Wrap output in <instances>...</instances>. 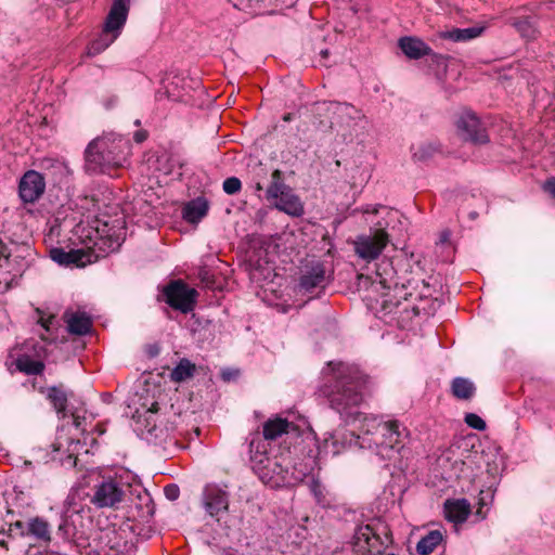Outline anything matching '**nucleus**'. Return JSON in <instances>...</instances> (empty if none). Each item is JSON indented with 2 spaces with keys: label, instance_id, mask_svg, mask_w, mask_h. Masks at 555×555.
Instances as JSON below:
<instances>
[{
  "label": "nucleus",
  "instance_id": "obj_1",
  "mask_svg": "<svg viewBox=\"0 0 555 555\" xmlns=\"http://www.w3.org/2000/svg\"><path fill=\"white\" fill-rule=\"evenodd\" d=\"M133 508L139 516L153 515L151 495L135 482L129 469L122 466L106 469V545L113 555H126L132 548Z\"/></svg>",
  "mask_w": 555,
  "mask_h": 555
},
{
  "label": "nucleus",
  "instance_id": "obj_2",
  "mask_svg": "<svg viewBox=\"0 0 555 555\" xmlns=\"http://www.w3.org/2000/svg\"><path fill=\"white\" fill-rule=\"evenodd\" d=\"M324 383L319 391L327 398L332 409L346 418L353 416V409L363 401L365 379L358 369L343 363L328 362L323 371Z\"/></svg>",
  "mask_w": 555,
  "mask_h": 555
},
{
  "label": "nucleus",
  "instance_id": "obj_3",
  "mask_svg": "<svg viewBox=\"0 0 555 555\" xmlns=\"http://www.w3.org/2000/svg\"><path fill=\"white\" fill-rule=\"evenodd\" d=\"M258 474L263 482L272 487H292L306 477V472L296 466L288 451L267 459V462L259 467Z\"/></svg>",
  "mask_w": 555,
  "mask_h": 555
},
{
  "label": "nucleus",
  "instance_id": "obj_4",
  "mask_svg": "<svg viewBox=\"0 0 555 555\" xmlns=\"http://www.w3.org/2000/svg\"><path fill=\"white\" fill-rule=\"evenodd\" d=\"M333 272L327 261L315 258L306 260L299 270L297 291L305 295L322 292L333 280Z\"/></svg>",
  "mask_w": 555,
  "mask_h": 555
},
{
  "label": "nucleus",
  "instance_id": "obj_5",
  "mask_svg": "<svg viewBox=\"0 0 555 555\" xmlns=\"http://www.w3.org/2000/svg\"><path fill=\"white\" fill-rule=\"evenodd\" d=\"M89 238L93 245L87 248L65 250L62 247H52L49 251L50 258L63 267H85L95 262L101 258L104 237L99 228H95V240L93 241L92 237Z\"/></svg>",
  "mask_w": 555,
  "mask_h": 555
},
{
  "label": "nucleus",
  "instance_id": "obj_6",
  "mask_svg": "<svg viewBox=\"0 0 555 555\" xmlns=\"http://www.w3.org/2000/svg\"><path fill=\"white\" fill-rule=\"evenodd\" d=\"M266 198L269 202H273L276 209L289 216L299 217L304 214L300 198L285 184L280 169H275L271 175V182L266 191Z\"/></svg>",
  "mask_w": 555,
  "mask_h": 555
},
{
  "label": "nucleus",
  "instance_id": "obj_7",
  "mask_svg": "<svg viewBox=\"0 0 555 555\" xmlns=\"http://www.w3.org/2000/svg\"><path fill=\"white\" fill-rule=\"evenodd\" d=\"M74 397L73 392H67L63 385L52 386L48 388L47 398L52 403L56 413L62 418H70L72 424L76 429L86 431V410L83 404L79 402V405H75L72 401Z\"/></svg>",
  "mask_w": 555,
  "mask_h": 555
},
{
  "label": "nucleus",
  "instance_id": "obj_8",
  "mask_svg": "<svg viewBox=\"0 0 555 555\" xmlns=\"http://www.w3.org/2000/svg\"><path fill=\"white\" fill-rule=\"evenodd\" d=\"M158 403L153 402L150 408L137 409L132 414L135 430L149 441L163 440L166 437V428L158 423Z\"/></svg>",
  "mask_w": 555,
  "mask_h": 555
},
{
  "label": "nucleus",
  "instance_id": "obj_9",
  "mask_svg": "<svg viewBox=\"0 0 555 555\" xmlns=\"http://www.w3.org/2000/svg\"><path fill=\"white\" fill-rule=\"evenodd\" d=\"M163 294L165 301L175 310L189 313L194 309L197 292L194 288H190L181 280L167 284L163 289Z\"/></svg>",
  "mask_w": 555,
  "mask_h": 555
},
{
  "label": "nucleus",
  "instance_id": "obj_10",
  "mask_svg": "<svg viewBox=\"0 0 555 555\" xmlns=\"http://www.w3.org/2000/svg\"><path fill=\"white\" fill-rule=\"evenodd\" d=\"M389 242V235L384 229H377L374 233L357 236L353 242L354 253L365 261H372L379 257Z\"/></svg>",
  "mask_w": 555,
  "mask_h": 555
},
{
  "label": "nucleus",
  "instance_id": "obj_11",
  "mask_svg": "<svg viewBox=\"0 0 555 555\" xmlns=\"http://www.w3.org/2000/svg\"><path fill=\"white\" fill-rule=\"evenodd\" d=\"M456 128L460 135L465 141H469L474 144H485L489 142L485 125L479 117L470 111H465L459 116Z\"/></svg>",
  "mask_w": 555,
  "mask_h": 555
},
{
  "label": "nucleus",
  "instance_id": "obj_12",
  "mask_svg": "<svg viewBox=\"0 0 555 555\" xmlns=\"http://www.w3.org/2000/svg\"><path fill=\"white\" fill-rule=\"evenodd\" d=\"M319 109L330 116L332 127H350L362 118L361 111L349 103L323 102L320 104Z\"/></svg>",
  "mask_w": 555,
  "mask_h": 555
},
{
  "label": "nucleus",
  "instance_id": "obj_13",
  "mask_svg": "<svg viewBox=\"0 0 555 555\" xmlns=\"http://www.w3.org/2000/svg\"><path fill=\"white\" fill-rule=\"evenodd\" d=\"M130 10V0H113L106 14V48L121 34Z\"/></svg>",
  "mask_w": 555,
  "mask_h": 555
},
{
  "label": "nucleus",
  "instance_id": "obj_14",
  "mask_svg": "<svg viewBox=\"0 0 555 555\" xmlns=\"http://www.w3.org/2000/svg\"><path fill=\"white\" fill-rule=\"evenodd\" d=\"M46 191V179L37 170H27L18 182V196L24 204H34Z\"/></svg>",
  "mask_w": 555,
  "mask_h": 555
},
{
  "label": "nucleus",
  "instance_id": "obj_15",
  "mask_svg": "<svg viewBox=\"0 0 555 555\" xmlns=\"http://www.w3.org/2000/svg\"><path fill=\"white\" fill-rule=\"evenodd\" d=\"M399 427L400 425L397 421L377 424V437L374 439V443L380 449V451H399L403 447L401 442L405 429L401 431Z\"/></svg>",
  "mask_w": 555,
  "mask_h": 555
},
{
  "label": "nucleus",
  "instance_id": "obj_16",
  "mask_svg": "<svg viewBox=\"0 0 555 555\" xmlns=\"http://www.w3.org/2000/svg\"><path fill=\"white\" fill-rule=\"evenodd\" d=\"M131 144L128 139L109 133L106 135V168L124 167L130 154Z\"/></svg>",
  "mask_w": 555,
  "mask_h": 555
},
{
  "label": "nucleus",
  "instance_id": "obj_17",
  "mask_svg": "<svg viewBox=\"0 0 555 555\" xmlns=\"http://www.w3.org/2000/svg\"><path fill=\"white\" fill-rule=\"evenodd\" d=\"M203 502L206 512L216 517L229 508V493L218 485H207L203 492Z\"/></svg>",
  "mask_w": 555,
  "mask_h": 555
},
{
  "label": "nucleus",
  "instance_id": "obj_18",
  "mask_svg": "<svg viewBox=\"0 0 555 555\" xmlns=\"http://www.w3.org/2000/svg\"><path fill=\"white\" fill-rule=\"evenodd\" d=\"M79 440H74L67 436L60 434L56 440L51 444L52 447V459L59 461L62 465L74 467L77 461V447Z\"/></svg>",
  "mask_w": 555,
  "mask_h": 555
},
{
  "label": "nucleus",
  "instance_id": "obj_19",
  "mask_svg": "<svg viewBox=\"0 0 555 555\" xmlns=\"http://www.w3.org/2000/svg\"><path fill=\"white\" fill-rule=\"evenodd\" d=\"M85 169L90 175L104 171V140L101 137L93 139L85 151Z\"/></svg>",
  "mask_w": 555,
  "mask_h": 555
},
{
  "label": "nucleus",
  "instance_id": "obj_20",
  "mask_svg": "<svg viewBox=\"0 0 555 555\" xmlns=\"http://www.w3.org/2000/svg\"><path fill=\"white\" fill-rule=\"evenodd\" d=\"M398 46L404 55L411 60H418L427 55H433L434 57L439 56L433 52L431 48L427 43L417 37H402L399 39Z\"/></svg>",
  "mask_w": 555,
  "mask_h": 555
},
{
  "label": "nucleus",
  "instance_id": "obj_21",
  "mask_svg": "<svg viewBox=\"0 0 555 555\" xmlns=\"http://www.w3.org/2000/svg\"><path fill=\"white\" fill-rule=\"evenodd\" d=\"M447 520L457 525L467 520L470 514V504L466 499L447 500L443 504Z\"/></svg>",
  "mask_w": 555,
  "mask_h": 555
},
{
  "label": "nucleus",
  "instance_id": "obj_22",
  "mask_svg": "<svg viewBox=\"0 0 555 555\" xmlns=\"http://www.w3.org/2000/svg\"><path fill=\"white\" fill-rule=\"evenodd\" d=\"M114 210L113 214L116 216V219L113 220V229L117 231L114 232L113 235H106V249H111V251H115L125 241L126 236V221L124 210L120 208V203H117L115 207H112Z\"/></svg>",
  "mask_w": 555,
  "mask_h": 555
},
{
  "label": "nucleus",
  "instance_id": "obj_23",
  "mask_svg": "<svg viewBox=\"0 0 555 555\" xmlns=\"http://www.w3.org/2000/svg\"><path fill=\"white\" fill-rule=\"evenodd\" d=\"M208 201L198 196L183 206L182 217L189 223H198L208 214Z\"/></svg>",
  "mask_w": 555,
  "mask_h": 555
},
{
  "label": "nucleus",
  "instance_id": "obj_24",
  "mask_svg": "<svg viewBox=\"0 0 555 555\" xmlns=\"http://www.w3.org/2000/svg\"><path fill=\"white\" fill-rule=\"evenodd\" d=\"M64 320L67 331L73 335L82 336L90 333L92 320L85 312L65 313Z\"/></svg>",
  "mask_w": 555,
  "mask_h": 555
},
{
  "label": "nucleus",
  "instance_id": "obj_25",
  "mask_svg": "<svg viewBox=\"0 0 555 555\" xmlns=\"http://www.w3.org/2000/svg\"><path fill=\"white\" fill-rule=\"evenodd\" d=\"M292 0H229L235 8L240 10H251L260 12L271 7L286 5Z\"/></svg>",
  "mask_w": 555,
  "mask_h": 555
},
{
  "label": "nucleus",
  "instance_id": "obj_26",
  "mask_svg": "<svg viewBox=\"0 0 555 555\" xmlns=\"http://www.w3.org/2000/svg\"><path fill=\"white\" fill-rule=\"evenodd\" d=\"M248 446L250 461L254 463V468L259 472V467H261L267 462V459L270 457L267 455V446L258 434L251 436Z\"/></svg>",
  "mask_w": 555,
  "mask_h": 555
},
{
  "label": "nucleus",
  "instance_id": "obj_27",
  "mask_svg": "<svg viewBox=\"0 0 555 555\" xmlns=\"http://www.w3.org/2000/svg\"><path fill=\"white\" fill-rule=\"evenodd\" d=\"M27 535H31L41 542H50L51 531L49 522L38 516L30 518L27 522Z\"/></svg>",
  "mask_w": 555,
  "mask_h": 555
},
{
  "label": "nucleus",
  "instance_id": "obj_28",
  "mask_svg": "<svg viewBox=\"0 0 555 555\" xmlns=\"http://www.w3.org/2000/svg\"><path fill=\"white\" fill-rule=\"evenodd\" d=\"M16 370L26 375H41L46 364L41 360H35L28 354H20L15 360Z\"/></svg>",
  "mask_w": 555,
  "mask_h": 555
},
{
  "label": "nucleus",
  "instance_id": "obj_29",
  "mask_svg": "<svg viewBox=\"0 0 555 555\" xmlns=\"http://www.w3.org/2000/svg\"><path fill=\"white\" fill-rule=\"evenodd\" d=\"M291 423L286 418L276 417L269 420L263 424V438L266 440H275L283 434H286Z\"/></svg>",
  "mask_w": 555,
  "mask_h": 555
},
{
  "label": "nucleus",
  "instance_id": "obj_30",
  "mask_svg": "<svg viewBox=\"0 0 555 555\" xmlns=\"http://www.w3.org/2000/svg\"><path fill=\"white\" fill-rule=\"evenodd\" d=\"M475 391L476 387L468 378L455 377L451 383V392L456 399L469 400Z\"/></svg>",
  "mask_w": 555,
  "mask_h": 555
},
{
  "label": "nucleus",
  "instance_id": "obj_31",
  "mask_svg": "<svg viewBox=\"0 0 555 555\" xmlns=\"http://www.w3.org/2000/svg\"><path fill=\"white\" fill-rule=\"evenodd\" d=\"M509 24L516 28L522 38L533 40L538 37L535 22L530 17H513Z\"/></svg>",
  "mask_w": 555,
  "mask_h": 555
},
{
  "label": "nucleus",
  "instance_id": "obj_32",
  "mask_svg": "<svg viewBox=\"0 0 555 555\" xmlns=\"http://www.w3.org/2000/svg\"><path fill=\"white\" fill-rule=\"evenodd\" d=\"M443 535L440 530H431L423 537L417 545L416 551L421 555H429L442 542Z\"/></svg>",
  "mask_w": 555,
  "mask_h": 555
},
{
  "label": "nucleus",
  "instance_id": "obj_33",
  "mask_svg": "<svg viewBox=\"0 0 555 555\" xmlns=\"http://www.w3.org/2000/svg\"><path fill=\"white\" fill-rule=\"evenodd\" d=\"M195 370V364L192 363L189 359L183 358L171 371L170 378L176 383L184 382L194 375Z\"/></svg>",
  "mask_w": 555,
  "mask_h": 555
},
{
  "label": "nucleus",
  "instance_id": "obj_34",
  "mask_svg": "<svg viewBox=\"0 0 555 555\" xmlns=\"http://www.w3.org/2000/svg\"><path fill=\"white\" fill-rule=\"evenodd\" d=\"M483 31L482 27H468V28H454L444 34V38H448L452 41H467L474 38H477Z\"/></svg>",
  "mask_w": 555,
  "mask_h": 555
},
{
  "label": "nucleus",
  "instance_id": "obj_35",
  "mask_svg": "<svg viewBox=\"0 0 555 555\" xmlns=\"http://www.w3.org/2000/svg\"><path fill=\"white\" fill-rule=\"evenodd\" d=\"M438 151V145L433 142H420L417 144L412 145V155L413 158L417 162H427Z\"/></svg>",
  "mask_w": 555,
  "mask_h": 555
},
{
  "label": "nucleus",
  "instance_id": "obj_36",
  "mask_svg": "<svg viewBox=\"0 0 555 555\" xmlns=\"http://www.w3.org/2000/svg\"><path fill=\"white\" fill-rule=\"evenodd\" d=\"M77 533L74 521H70L67 517L63 518L59 525L56 535L65 542H73L77 538Z\"/></svg>",
  "mask_w": 555,
  "mask_h": 555
},
{
  "label": "nucleus",
  "instance_id": "obj_37",
  "mask_svg": "<svg viewBox=\"0 0 555 555\" xmlns=\"http://www.w3.org/2000/svg\"><path fill=\"white\" fill-rule=\"evenodd\" d=\"M345 437H339L336 434H333L330 438L325 439V448L333 454H339L345 449Z\"/></svg>",
  "mask_w": 555,
  "mask_h": 555
},
{
  "label": "nucleus",
  "instance_id": "obj_38",
  "mask_svg": "<svg viewBox=\"0 0 555 555\" xmlns=\"http://www.w3.org/2000/svg\"><path fill=\"white\" fill-rule=\"evenodd\" d=\"M378 276H379V281H374L371 283V286L375 292H378L379 288H383V289L396 288L400 284L398 282V280L395 278H390V279L383 278L380 273H378Z\"/></svg>",
  "mask_w": 555,
  "mask_h": 555
},
{
  "label": "nucleus",
  "instance_id": "obj_39",
  "mask_svg": "<svg viewBox=\"0 0 555 555\" xmlns=\"http://www.w3.org/2000/svg\"><path fill=\"white\" fill-rule=\"evenodd\" d=\"M222 189L227 194L234 195L241 191L242 182L236 177H230L223 181Z\"/></svg>",
  "mask_w": 555,
  "mask_h": 555
},
{
  "label": "nucleus",
  "instance_id": "obj_40",
  "mask_svg": "<svg viewBox=\"0 0 555 555\" xmlns=\"http://www.w3.org/2000/svg\"><path fill=\"white\" fill-rule=\"evenodd\" d=\"M464 421L473 429L482 431L487 428L486 422L475 413H467Z\"/></svg>",
  "mask_w": 555,
  "mask_h": 555
},
{
  "label": "nucleus",
  "instance_id": "obj_41",
  "mask_svg": "<svg viewBox=\"0 0 555 555\" xmlns=\"http://www.w3.org/2000/svg\"><path fill=\"white\" fill-rule=\"evenodd\" d=\"M95 492L91 496L90 502L99 509L104 507V480L95 486Z\"/></svg>",
  "mask_w": 555,
  "mask_h": 555
},
{
  "label": "nucleus",
  "instance_id": "obj_42",
  "mask_svg": "<svg viewBox=\"0 0 555 555\" xmlns=\"http://www.w3.org/2000/svg\"><path fill=\"white\" fill-rule=\"evenodd\" d=\"M13 530H18L20 531V535L21 537H25L27 535V526L25 527L24 522L21 521V520H17L13 524L10 525V528H9V531L5 532L4 530H1L0 531V537L1 535H7L8 538H11L12 537V531Z\"/></svg>",
  "mask_w": 555,
  "mask_h": 555
},
{
  "label": "nucleus",
  "instance_id": "obj_43",
  "mask_svg": "<svg viewBox=\"0 0 555 555\" xmlns=\"http://www.w3.org/2000/svg\"><path fill=\"white\" fill-rule=\"evenodd\" d=\"M164 493L169 501H176L180 495V489L177 485L171 483L164 488Z\"/></svg>",
  "mask_w": 555,
  "mask_h": 555
},
{
  "label": "nucleus",
  "instance_id": "obj_44",
  "mask_svg": "<svg viewBox=\"0 0 555 555\" xmlns=\"http://www.w3.org/2000/svg\"><path fill=\"white\" fill-rule=\"evenodd\" d=\"M87 540H92L96 545L101 544L102 540V528L90 529V532L86 533Z\"/></svg>",
  "mask_w": 555,
  "mask_h": 555
},
{
  "label": "nucleus",
  "instance_id": "obj_45",
  "mask_svg": "<svg viewBox=\"0 0 555 555\" xmlns=\"http://www.w3.org/2000/svg\"><path fill=\"white\" fill-rule=\"evenodd\" d=\"M104 49V43L102 41H94L87 51L88 56H94L99 54Z\"/></svg>",
  "mask_w": 555,
  "mask_h": 555
},
{
  "label": "nucleus",
  "instance_id": "obj_46",
  "mask_svg": "<svg viewBox=\"0 0 555 555\" xmlns=\"http://www.w3.org/2000/svg\"><path fill=\"white\" fill-rule=\"evenodd\" d=\"M542 189L548 193L553 198H555V177L548 178L544 183Z\"/></svg>",
  "mask_w": 555,
  "mask_h": 555
},
{
  "label": "nucleus",
  "instance_id": "obj_47",
  "mask_svg": "<svg viewBox=\"0 0 555 555\" xmlns=\"http://www.w3.org/2000/svg\"><path fill=\"white\" fill-rule=\"evenodd\" d=\"M133 139L137 143H142L147 139V131L139 130L134 132Z\"/></svg>",
  "mask_w": 555,
  "mask_h": 555
},
{
  "label": "nucleus",
  "instance_id": "obj_48",
  "mask_svg": "<svg viewBox=\"0 0 555 555\" xmlns=\"http://www.w3.org/2000/svg\"><path fill=\"white\" fill-rule=\"evenodd\" d=\"M450 232L449 231H442L440 233L439 243L440 244H449L450 243Z\"/></svg>",
  "mask_w": 555,
  "mask_h": 555
},
{
  "label": "nucleus",
  "instance_id": "obj_49",
  "mask_svg": "<svg viewBox=\"0 0 555 555\" xmlns=\"http://www.w3.org/2000/svg\"><path fill=\"white\" fill-rule=\"evenodd\" d=\"M312 491L314 493V496L317 498V501L319 503H321L323 494H322V490L320 489V486L319 485H314V487L312 488Z\"/></svg>",
  "mask_w": 555,
  "mask_h": 555
},
{
  "label": "nucleus",
  "instance_id": "obj_50",
  "mask_svg": "<svg viewBox=\"0 0 555 555\" xmlns=\"http://www.w3.org/2000/svg\"><path fill=\"white\" fill-rule=\"evenodd\" d=\"M53 319V317H49L48 319H40L39 323L46 331H49Z\"/></svg>",
  "mask_w": 555,
  "mask_h": 555
},
{
  "label": "nucleus",
  "instance_id": "obj_51",
  "mask_svg": "<svg viewBox=\"0 0 555 555\" xmlns=\"http://www.w3.org/2000/svg\"><path fill=\"white\" fill-rule=\"evenodd\" d=\"M199 278H201L202 282L206 283V285H209L211 282L208 271H201Z\"/></svg>",
  "mask_w": 555,
  "mask_h": 555
},
{
  "label": "nucleus",
  "instance_id": "obj_52",
  "mask_svg": "<svg viewBox=\"0 0 555 555\" xmlns=\"http://www.w3.org/2000/svg\"><path fill=\"white\" fill-rule=\"evenodd\" d=\"M0 546L7 551L9 550L8 541L4 538L0 539Z\"/></svg>",
  "mask_w": 555,
  "mask_h": 555
},
{
  "label": "nucleus",
  "instance_id": "obj_53",
  "mask_svg": "<svg viewBox=\"0 0 555 555\" xmlns=\"http://www.w3.org/2000/svg\"><path fill=\"white\" fill-rule=\"evenodd\" d=\"M320 54H321L322 59H327V56H328L330 52H328V50H327V49H325V50H322V51L320 52Z\"/></svg>",
  "mask_w": 555,
  "mask_h": 555
},
{
  "label": "nucleus",
  "instance_id": "obj_54",
  "mask_svg": "<svg viewBox=\"0 0 555 555\" xmlns=\"http://www.w3.org/2000/svg\"><path fill=\"white\" fill-rule=\"evenodd\" d=\"M292 119H293V115H292L291 113L285 114V115L283 116V120H284V121H291Z\"/></svg>",
  "mask_w": 555,
  "mask_h": 555
},
{
  "label": "nucleus",
  "instance_id": "obj_55",
  "mask_svg": "<svg viewBox=\"0 0 555 555\" xmlns=\"http://www.w3.org/2000/svg\"><path fill=\"white\" fill-rule=\"evenodd\" d=\"M263 188H262V184L260 182H257L256 183V191H262Z\"/></svg>",
  "mask_w": 555,
  "mask_h": 555
},
{
  "label": "nucleus",
  "instance_id": "obj_56",
  "mask_svg": "<svg viewBox=\"0 0 555 555\" xmlns=\"http://www.w3.org/2000/svg\"><path fill=\"white\" fill-rule=\"evenodd\" d=\"M157 351H158L157 348L156 349H152L151 354L155 356V354H157Z\"/></svg>",
  "mask_w": 555,
  "mask_h": 555
},
{
  "label": "nucleus",
  "instance_id": "obj_57",
  "mask_svg": "<svg viewBox=\"0 0 555 555\" xmlns=\"http://www.w3.org/2000/svg\"><path fill=\"white\" fill-rule=\"evenodd\" d=\"M157 351H158L157 348L156 349H152L151 354L155 356V354H157Z\"/></svg>",
  "mask_w": 555,
  "mask_h": 555
},
{
  "label": "nucleus",
  "instance_id": "obj_58",
  "mask_svg": "<svg viewBox=\"0 0 555 555\" xmlns=\"http://www.w3.org/2000/svg\"><path fill=\"white\" fill-rule=\"evenodd\" d=\"M372 212H373V214H377V212H378V209H377V208H374V209L372 210Z\"/></svg>",
  "mask_w": 555,
  "mask_h": 555
},
{
  "label": "nucleus",
  "instance_id": "obj_59",
  "mask_svg": "<svg viewBox=\"0 0 555 555\" xmlns=\"http://www.w3.org/2000/svg\"><path fill=\"white\" fill-rule=\"evenodd\" d=\"M476 216H477V214H476V212H472V214H470V217H472V218H475Z\"/></svg>",
  "mask_w": 555,
  "mask_h": 555
}]
</instances>
